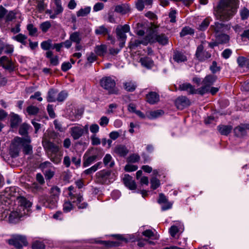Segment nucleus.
<instances>
[{
  "instance_id": "1",
  "label": "nucleus",
  "mask_w": 249,
  "mask_h": 249,
  "mask_svg": "<svg viewBox=\"0 0 249 249\" xmlns=\"http://www.w3.org/2000/svg\"><path fill=\"white\" fill-rule=\"evenodd\" d=\"M236 0H220L214 8L213 14L217 19L222 21H228L236 13Z\"/></svg>"
},
{
  "instance_id": "2",
  "label": "nucleus",
  "mask_w": 249,
  "mask_h": 249,
  "mask_svg": "<svg viewBox=\"0 0 249 249\" xmlns=\"http://www.w3.org/2000/svg\"><path fill=\"white\" fill-rule=\"evenodd\" d=\"M42 143L50 160L55 164L60 163L62 160L63 152L60 150L59 146L51 142L45 137H43Z\"/></svg>"
},
{
  "instance_id": "3",
  "label": "nucleus",
  "mask_w": 249,
  "mask_h": 249,
  "mask_svg": "<svg viewBox=\"0 0 249 249\" xmlns=\"http://www.w3.org/2000/svg\"><path fill=\"white\" fill-rule=\"evenodd\" d=\"M102 88L106 90L109 94L117 95L119 93V89L116 86L115 80L110 76L103 77L100 80Z\"/></svg>"
},
{
  "instance_id": "4",
  "label": "nucleus",
  "mask_w": 249,
  "mask_h": 249,
  "mask_svg": "<svg viewBox=\"0 0 249 249\" xmlns=\"http://www.w3.org/2000/svg\"><path fill=\"white\" fill-rule=\"evenodd\" d=\"M95 178L97 183L108 185L115 180V176L111 170L104 169L96 173Z\"/></svg>"
},
{
  "instance_id": "5",
  "label": "nucleus",
  "mask_w": 249,
  "mask_h": 249,
  "mask_svg": "<svg viewBox=\"0 0 249 249\" xmlns=\"http://www.w3.org/2000/svg\"><path fill=\"white\" fill-rule=\"evenodd\" d=\"M68 195L70 199L73 203H75L79 209L86 208L88 205L86 202H83V198L80 194L75 193V188L71 186L68 188Z\"/></svg>"
},
{
  "instance_id": "6",
  "label": "nucleus",
  "mask_w": 249,
  "mask_h": 249,
  "mask_svg": "<svg viewBox=\"0 0 249 249\" xmlns=\"http://www.w3.org/2000/svg\"><path fill=\"white\" fill-rule=\"evenodd\" d=\"M217 79V76L213 74L207 75L202 80V84L203 86L197 89L196 91L197 93L203 95L208 92L210 87L213 84Z\"/></svg>"
},
{
  "instance_id": "7",
  "label": "nucleus",
  "mask_w": 249,
  "mask_h": 249,
  "mask_svg": "<svg viewBox=\"0 0 249 249\" xmlns=\"http://www.w3.org/2000/svg\"><path fill=\"white\" fill-rule=\"evenodd\" d=\"M8 243L9 245L14 246L17 249H22L23 246L28 245V242L25 236L15 235L9 239Z\"/></svg>"
},
{
  "instance_id": "8",
  "label": "nucleus",
  "mask_w": 249,
  "mask_h": 249,
  "mask_svg": "<svg viewBox=\"0 0 249 249\" xmlns=\"http://www.w3.org/2000/svg\"><path fill=\"white\" fill-rule=\"evenodd\" d=\"M39 168L41 169L47 180H50L55 174V168L50 161L41 163Z\"/></svg>"
},
{
  "instance_id": "9",
  "label": "nucleus",
  "mask_w": 249,
  "mask_h": 249,
  "mask_svg": "<svg viewBox=\"0 0 249 249\" xmlns=\"http://www.w3.org/2000/svg\"><path fill=\"white\" fill-rule=\"evenodd\" d=\"M87 153L85 154L83 157V165L84 167H88L95 162L96 160L101 159L103 154L97 149L93 150V155L88 156Z\"/></svg>"
},
{
  "instance_id": "10",
  "label": "nucleus",
  "mask_w": 249,
  "mask_h": 249,
  "mask_svg": "<svg viewBox=\"0 0 249 249\" xmlns=\"http://www.w3.org/2000/svg\"><path fill=\"white\" fill-rule=\"evenodd\" d=\"M57 199L52 196L48 197L47 196H41L39 198V201L44 206L49 209H54L56 207Z\"/></svg>"
},
{
  "instance_id": "11",
  "label": "nucleus",
  "mask_w": 249,
  "mask_h": 249,
  "mask_svg": "<svg viewBox=\"0 0 249 249\" xmlns=\"http://www.w3.org/2000/svg\"><path fill=\"white\" fill-rule=\"evenodd\" d=\"M228 30V25L219 21H215L212 24L209 28V31L214 36L219 35L223 32H225Z\"/></svg>"
},
{
  "instance_id": "12",
  "label": "nucleus",
  "mask_w": 249,
  "mask_h": 249,
  "mask_svg": "<svg viewBox=\"0 0 249 249\" xmlns=\"http://www.w3.org/2000/svg\"><path fill=\"white\" fill-rule=\"evenodd\" d=\"M22 142L21 138L16 137L14 139L10 147V154L12 157H16L18 156L21 148L20 143Z\"/></svg>"
},
{
  "instance_id": "13",
  "label": "nucleus",
  "mask_w": 249,
  "mask_h": 249,
  "mask_svg": "<svg viewBox=\"0 0 249 249\" xmlns=\"http://www.w3.org/2000/svg\"><path fill=\"white\" fill-rule=\"evenodd\" d=\"M17 201L18 205L19 211H21V210L22 209L23 212H26V214H28L32 205L31 203L23 196H18Z\"/></svg>"
},
{
  "instance_id": "14",
  "label": "nucleus",
  "mask_w": 249,
  "mask_h": 249,
  "mask_svg": "<svg viewBox=\"0 0 249 249\" xmlns=\"http://www.w3.org/2000/svg\"><path fill=\"white\" fill-rule=\"evenodd\" d=\"M129 31L130 27L128 24L117 26L116 29V33L118 39L126 40L127 36L125 34L128 33Z\"/></svg>"
},
{
  "instance_id": "15",
  "label": "nucleus",
  "mask_w": 249,
  "mask_h": 249,
  "mask_svg": "<svg viewBox=\"0 0 249 249\" xmlns=\"http://www.w3.org/2000/svg\"><path fill=\"white\" fill-rule=\"evenodd\" d=\"M203 45L202 44H200L197 47L196 53V57L201 61L209 59L211 56V54L210 53L203 51Z\"/></svg>"
},
{
  "instance_id": "16",
  "label": "nucleus",
  "mask_w": 249,
  "mask_h": 249,
  "mask_svg": "<svg viewBox=\"0 0 249 249\" xmlns=\"http://www.w3.org/2000/svg\"><path fill=\"white\" fill-rule=\"evenodd\" d=\"M175 104L178 109L181 110L190 106V102L186 97L181 96L176 99Z\"/></svg>"
},
{
  "instance_id": "17",
  "label": "nucleus",
  "mask_w": 249,
  "mask_h": 249,
  "mask_svg": "<svg viewBox=\"0 0 249 249\" xmlns=\"http://www.w3.org/2000/svg\"><path fill=\"white\" fill-rule=\"evenodd\" d=\"M54 3L55 7L53 8V15L50 17L51 19H54L56 18L57 16L61 14L63 11V7L62 5L61 0H52Z\"/></svg>"
},
{
  "instance_id": "18",
  "label": "nucleus",
  "mask_w": 249,
  "mask_h": 249,
  "mask_svg": "<svg viewBox=\"0 0 249 249\" xmlns=\"http://www.w3.org/2000/svg\"><path fill=\"white\" fill-rule=\"evenodd\" d=\"M22 142H21V146L23 147V152L25 154L29 155L32 153V146L30 144L31 140L29 137H26L22 138Z\"/></svg>"
},
{
  "instance_id": "19",
  "label": "nucleus",
  "mask_w": 249,
  "mask_h": 249,
  "mask_svg": "<svg viewBox=\"0 0 249 249\" xmlns=\"http://www.w3.org/2000/svg\"><path fill=\"white\" fill-rule=\"evenodd\" d=\"M70 133L74 140H77L83 135L84 129L82 126H75L70 128Z\"/></svg>"
},
{
  "instance_id": "20",
  "label": "nucleus",
  "mask_w": 249,
  "mask_h": 249,
  "mask_svg": "<svg viewBox=\"0 0 249 249\" xmlns=\"http://www.w3.org/2000/svg\"><path fill=\"white\" fill-rule=\"evenodd\" d=\"M123 181L126 187L130 190H133L136 189V184L132 177L128 174L124 175L123 178Z\"/></svg>"
},
{
  "instance_id": "21",
  "label": "nucleus",
  "mask_w": 249,
  "mask_h": 249,
  "mask_svg": "<svg viewBox=\"0 0 249 249\" xmlns=\"http://www.w3.org/2000/svg\"><path fill=\"white\" fill-rule=\"evenodd\" d=\"M152 34L149 35V36H150L151 37H153L152 38V42L154 41V38H155L156 40L160 44L165 45H166L168 42V38L164 34H161V35H157L154 34V31L152 30Z\"/></svg>"
},
{
  "instance_id": "22",
  "label": "nucleus",
  "mask_w": 249,
  "mask_h": 249,
  "mask_svg": "<svg viewBox=\"0 0 249 249\" xmlns=\"http://www.w3.org/2000/svg\"><path fill=\"white\" fill-rule=\"evenodd\" d=\"M172 59L175 62L178 63L186 61L187 60V57L184 53L178 50L174 51Z\"/></svg>"
},
{
  "instance_id": "23",
  "label": "nucleus",
  "mask_w": 249,
  "mask_h": 249,
  "mask_svg": "<svg viewBox=\"0 0 249 249\" xmlns=\"http://www.w3.org/2000/svg\"><path fill=\"white\" fill-rule=\"evenodd\" d=\"M24 214H26V212H22L20 211L19 212L13 211L9 214V221L12 223H16Z\"/></svg>"
},
{
  "instance_id": "24",
  "label": "nucleus",
  "mask_w": 249,
  "mask_h": 249,
  "mask_svg": "<svg viewBox=\"0 0 249 249\" xmlns=\"http://www.w3.org/2000/svg\"><path fill=\"white\" fill-rule=\"evenodd\" d=\"M146 99L148 103L153 105L160 101V95L155 91H151L146 94Z\"/></svg>"
},
{
  "instance_id": "25",
  "label": "nucleus",
  "mask_w": 249,
  "mask_h": 249,
  "mask_svg": "<svg viewBox=\"0 0 249 249\" xmlns=\"http://www.w3.org/2000/svg\"><path fill=\"white\" fill-rule=\"evenodd\" d=\"M9 116L11 126L12 128L17 127L21 122L20 116L13 112L11 113Z\"/></svg>"
},
{
  "instance_id": "26",
  "label": "nucleus",
  "mask_w": 249,
  "mask_h": 249,
  "mask_svg": "<svg viewBox=\"0 0 249 249\" xmlns=\"http://www.w3.org/2000/svg\"><path fill=\"white\" fill-rule=\"evenodd\" d=\"M215 40L219 44H225L229 43L230 39V36L225 34V32L221 33L219 35L214 36Z\"/></svg>"
},
{
  "instance_id": "27",
  "label": "nucleus",
  "mask_w": 249,
  "mask_h": 249,
  "mask_svg": "<svg viewBox=\"0 0 249 249\" xmlns=\"http://www.w3.org/2000/svg\"><path fill=\"white\" fill-rule=\"evenodd\" d=\"M107 46L105 44L96 45L94 48V52L97 56H104L107 53Z\"/></svg>"
},
{
  "instance_id": "28",
  "label": "nucleus",
  "mask_w": 249,
  "mask_h": 249,
  "mask_svg": "<svg viewBox=\"0 0 249 249\" xmlns=\"http://www.w3.org/2000/svg\"><path fill=\"white\" fill-rule=\"evenodd\" d=\"M178 89L180 90H185L190 94L197 93L194 87L190 83H186L179 85Z\"/></svg>"
},
{
  "instance_id": "29",
  "label": "nucleus",
  "mask_w": 249,
  "mask_h": 249,
  "mask_svg": "<svg viewBox=\"0 0 249 249\" xmlns=\"http://www.w3.org/2000/svg\"><path fill=\"white\" fill-rule=\"evenodd\" d=\"M46 57L50 59V63L53 66H57L59 64L58 56H53V53L51 51H48L46 53Z\"/></svg>"
},
{
  "instance_id": "30",
  "label": "nucleus",
  "mask_w": 249,
  "mask_h": 249,
  "mask_svg": "<svg viewBox=\"0 0 249 249\" xmlns=\"http://www.w3.org/2000/svg\"><path fill=\"white\" fill-rule=\"evenodd\" d=\"M137 84L132 81H126L123 83L124 89L128 92H133L137 88Z\"/></svg>"
},
{
  "instance_id": "31",
  "label": "nucleus",
  "mask_w": 249,
  "mask_h": 249,
  "mask_svg": "<svg viewBox=\"0 0 249 249\" xmlns=\"http://www.w3.org/2000/svg\"><path fill=\"white\" fill-rule=\"evenodd\" d=\"M140 62L142 65L148 69L151 68L154 65V62L152 59L147 56L141 58Z\"/></svg>"
},
{
  "instance_id": "32",
  "label": "nucleus",
  "mask_w": 249,
  "mask_h": 249,
  "mask_svg": "<svg viewBox=\"0 0 249 249\" xmlns=\"http://www.w3.org/2000/svg\"><path fill=\"white\" fill-rule=\"evenodd\" d=\"M114 152L120 156L124 157L128 153V150L125 146L119 145L115 147Z\"/></svg>"
},
{
  "instance_id": "33",
  "label": "nucleus",
  "mask_w": 249,
  "mask_h": 249,
  "mask_svg": "<svg viewBox=\"0 0 249 249\" xmlns=\"http://www.w3.org/2000/svg\"><path fill=\"white\" fill-rule=\"evenodd\" d=\"M58 90L53 89H50L48 92L47 100L48 102H54L57 101Z\"/></svg>"
},
{
  "instance_id": "34",
  "label": "nucleus",
  "mask_w": 249,
  "mask_h": 249,
  "mask_svg": "<svg viewBox=\"0 0 249 249\" xmlns=\"http://www.w3.org/2000/svg\"><path fill=\"white\" fill-rule=\"evenodd\" d=\"M153 37H151L150 36L147 35L145 37V38L144 40H139L136 39L134 41L133 43L132 44V47H137L139 45L142 44L145 45H147L148 43L152 42Z\"/></svg>"
},
{
  "instance_id": "35",
  "label": "nucleus",
  "mask_w": 249,
  "mask_h": 249,
  "mask_svg": "<svg viewBox=\"0 0 249 249\" xmlns=\"http://www.w3.org/2000/svg\"><path fill=\"white\" fill-rule=\"evenodd\" d=\"M103 163L107 167L112 168L114 165V161L112 157L109 154H107L103 158Z\"/></svg>"
},
{
  "instance_id": "36",
  "label": "nucleus",
  "mask_w": 249,
  "mask_h": 249,
  "mask_svg": "<svg viewBox=\"0 0 249 249\" xmlns=\"http://www.w3.org/2000/svg\"><path fill=\"white\" fill-rule=\"evenodd\" d=\"M115 11L123 15L125 14L130 11V7L127 4L119 5L115 7Z\"/></svg>"
},
{
  "instance_id": "37",
  "label": "nucleus",
  "mask_w": 249,
  "mask_h": 249,
  "mask_svg": "<svg viewBox=\"0 0 249 249\" xmlns=\"http://www.w3.org/2000/svg\"><path fill=\"white\" fill-rule=\"evenodd\" d=\"M218 130L221 134L228 135L231 133L232 127L231 125H221L217 127Z\"/></svg>"
},
{
  "instance_id": "38",
  "label": "nucleus",
  "mask_w": 249,
  "mask_h": 249,
  "mask_svg": "<svg viewBox=\"0 0 249 249\" xmlns=\"http://www.w3.org/2000/svg\"><path fill=\"white\" fill-rule=\"evenodd\" d=\"M102 164V162H98L89 168L85 170L84 171V173L85 175H90L92 174L93 173L96 171L99 168L101 167Z\"/></svg>"
},
{
  "instance_id": "39",
  "label": "nucleus",
  "mask_w": 249,
  "mask_h": 249,
  "mask_svg": "<svg viewBox=\"0 0 249 249\" xmlns=\"http://www.w3.org/2000/svg\"><path fill=\"white\" fill-rule=\"evenodd\" d=\"M210 20L211 19L209 18H206L198 25L197 29L199 31H205L210 24Z\"/></svg>"
},
{
  "instance_id": "40",
  "label": "nucleus",
  "mask_w": 249,
  "mask_h": 249,
  "mask_svg": "<svg viewBox=\"0 0 249 249\" xmlns=\"http://www.w3.org/2000/svg\"><path fill=\"white\" fill-rule=\"evenodd\" d=\"M70 39L72 42L80 43L81 40L80 33L78 32H75L71 33L70 36Z\"/></svg>"
},
{
  "instance_id": "41",
  "label": "nucleus",
  "mask_w": 249,
  "mask_h": 249,
  "mask_svg": "<svg viewBox=\"0 0 249 249\" xmlns=\"http://www.w3.org/2000/svg\"><path fill=\"white\" fill-rule=\"evenodd\" d=\"M247 129H248V128H246V125L238 126L234 129V132L237 136H242L246 133Z\"/></svg>"
},
{
  "instance_id": "42",
  "label": "nucleus",
  "mask_w": 249,
  "mask_h": 249,
  "mask_svg": "<svg viewBox=\"0 0 249 249\" xmlns=\"http://www.w3.org/2000/svg\"><path fill=\"white\" fill-rule=\"evenodd\" d=\"M90 11V7H86L84 8H81L76 12L77 17H85L88 15Z\"/></svg>"
},
{
  "instance_id": "43",
  "label": "nucleus",
  "mask_w": 249,
  "mask_h": 249,
  "mask_svg": "<svg viewBox=\"0 0 249 249\" xmlns=\"http://www.w3.org/2000/svg\"><path fill=\"white\" fill-rule=\"evenodd\" d=\"M60 188L57 186H53L51 189V196H52L53 198H55V199H58V196L60 194Z\"/></svg>"
},
{
  "instance_id": "44",
  "label": "nucleus",
  "mask_w": 249,
  "mask_h": 249,
  "mask_svg": "<svg viewBox=\"0 0 249 249\" xmlns=\"http://www.w3.org/2000/svg\"><path fill=\"white\" fill-rule=\"evenodd\" d=\"M142 234L147 237L152 238L153 239H158L159 235L155 234L154 233L150 230H147L142 232Z\"/></svg>"
},
{
  "instance_id": "45",
  "label": "nucleus",
  "mask_w": 249,
  "mask_h": 249,
  "mask_svg": "<svg viewBox=\"0 0 249 249\" xmlns=\"http://www.w3.org/2000/svg\"><path fill=\"white\" fill-rule=\"evenodd\" d=\"M95 33L96 35H100L105 36L108 34V29L106 28L104 26H101L98 27L95 31Z\"/></svg>"
},
{
  "instance_id": "46",
  "label": "nucleus",
  "mask_w": 249,
  "mask_h": 249,
  "mask_svg": "<svg viewBox=\"0 0 249 249\" xmlns=\"http://www.w3.org/2000/svg\"><path fill=\"white\" fill-rule=\"evenodd\" d=\"M51 39L44 41L41 42L40 46L43 50L48 51L50 49L52 48V43Z\"/></svg>"
},
{
  "instance_id": "47",
  "label": "nucleus",
  "mask_w": 249,
  "mask_h": 249,
  "mask_svg": "<svg viewBox=\"0 0 249 249\" xmlns=\"http://www.w3.org/2000/svg\"><path fill=\"white\" fill-rule=\"evenodd\" d=\"M27 29L29 32V34L31 36H37L36 33L37 29L33 24H29L27 26Z\"/></svg>"
},
{
  "instance_id": "48",
  "label": "nucleus",
  "mask_w": 249,
  "mask_h": 249,
  "mask_svg": "<svg viewBox=\"0 0 249 249\" xmlns=\"http://www.w3.org/2000/svg\"><path fill=\"white\" fill-rule=\"evenodd\" d=\"M248 59L244 56H239L237 59V62L240 67H247Z\"/></svg>"
},
{
  "instance_id": "49",
  "label": "nucleus",
  "mask_w": 249,
  "mask_h": 249,
  "mask_svg": "<svg viewBox=\"0 0 249 249\" xmlns=\"http://www.w3.org/2000/svg\"><path fill=\"white\" fill-rule=\"evenodd\" d=\"M17 13L15 11H10L5 16V21H11L16 18Z\"/></svg>"
},
{
  "instance_id": "50",
  "label": "nucleus",
  "mask_w": 249,
  "mask_h": 249,
  "mask_svg": "<svg viewBox=\"0 0 249 249\" xmlns=\"http://www.w3.org/2000/svg\"><path fill=\"white\" fill-rule=\"evenodd\" d=\"M51 27V23L49 21L42 22L40 25V28L43 33L47 32Z\"/></svg>"
},
{
  "instance_id": "51",
  "label": "nucleus",
  "mask_w": 249,
  "mask_h": 249,
  "mask_svg": "<svg viewBox=\"0 0 249 249\" xmlns=\"http://www.w3.org/2000/svg\"><path fill=\"white\" fill-rule=\"evenodd\" d=\"M99 243L107 247L118 246L119 245V243L116 241H100Z\"/></svg>"
},
{
  "instance_id": "52",
  "label": "nucleus",
  "mask_w": 249,
  "mask_h": 249,
  "mask_svg": "<svg viewBox=\"0 0 249 249\" xmlns=\"http://www.w3.org/2000/svg\"><path fill=\"white\" fill-rule=\"evenodd\" d=\"M45 245L43 242L39 241H35L32 244V249H45Z\"/></svg>"
},
{
  "instance_id": "53",
  "label": "nucleus",
  "mask_w": 249,
  "mask_h": 249,
  "mask_svg": "<svg viewBox=\"0 0 249 249\" xmlns=\"http://www.w3.org/2000/svg\"><path fill=\"white\" fill-rule=\"evenodd\" d=\"M27 112L29 115H36L39 111V108L34 106H30L26 109Z\"/></svg>"
},
{
  "instance_id": "54",
  "label": "nucleus",
  "mask_w": 249,
  "mask_h": 249,
  "mask_svg": "<svg viewBox=\"0 0 249 249\" xmlns=\"http://www.w3.org/2000/svg\"><path fill=\"white\" fill-rule=\"evenodd\" d=\"M140 160V157L138 154H133L129 156L127 159V161L130 163H135L138 162Z\"/></svg>"
},
{
  "instance_id": "55",
  "label": "nucleus",
  "mask_w": 249,
  "mask_h": 249,
  "mask_svg": "<svg viewBox=\"0 0 249 249\" xmlns=\"http://www.w3.org/2000/svg\"><path fill=\"white\" fill-rule=\"evenodd\" d=\"M194 33L193 30L191 28L188 27H185L182 29L181 32L180 33V35L181 36H184L187 35H191Z\"/></svg>"
},
{
  "instance_id": "56",
  "label": "nucleus",
  "mask_w": 249,
  "mask_h": 249,
  "mask_svg": "<svg viewBox=\"0 0 249 249\" xmlns=\"http://www.w3.org/2000/svg\"><path fill=\"white\" fill-rule=\"evenodd\" d=\"M151 188L153 190L156 189L160 185V181L159 179L157 178L153 177L151 179Z\"/></svg>"
},
{
  "instance_id": "57",
  "label": "nucleus",
  "mask_w": 249,
  "mask_h": 249,
  "mask_svg": "<svg viewBox=\"0 0 249 249\" xmlns=\"http://www.w3.org/2000/svg\"><path fill=\"white\" fill-rule=\"evenodd\" d=\"M210 69L213 73H215L216 72L219 71L221 69L220 67L217 66L216 62L214 61L210 66Z\"/></svg>"
},
{
  "instance_id": "58",
  "label": "nucleus",
  "mask_w": 249,
  "mask_h": 249,
  "mask_svg": "<svg viewBox=\"0 0 249 249\" xmlns=\"http://www.w3.org/2000/svg\"><path fill=\"white\" fill-rule=\"evenodd\" d=\"M68 96V94L64 91H61L58 94L57 93V101L58 102H62L66 99Z\"/></svg>"
},
{
  "instance_id": "59",
  "label": "nucleus",
  "mask_w": 249,
  "mask_h": 249,
  "mask_svg": "<svg viewBox=\"0 0 249 249\" xmlns=\"http://www.w3.org/2000/svg\"><path fill=\"white\" fill-rule=\"evenodd\" d=\"M240 16L242 19L245 20L247 19L249 17V10L246 8H244L240 11Z\"/></svg>"
},
{
  "instance_id": "60",
  "label": "nucleus",
  "mask_w": 249,
  "mask_h": 249,
  "mask_svg": "<svg viewBox=\"0 0 249 249\" xmlns=\"http://www.w3.org/2000/svg\"><path fill=\"white\" fill-rule=\"evenodd\" d=\"M63 211L65 213L69 212L72 209V205L70 202H66L63 206Z\"/></svg>"
},
{
  "instance_id": "61",
  "label": "nucleus",
  "mask_w": 249,
  "mask_h": 249,
  "mask_svg": "<svg viewBox=\"0 0 249 249\" xmlns=\"http://www.w3.org/2000/svg\"><path fill=\"white\" fill-rule=\"evenodd\" d=\"M27 38V36L22 34H19L13 37V39L20 43L22 42L23 40H26Z\"/></svg>"
},
{
  "instance_id": "62",
  "label": "nucleus",
  "mask_w": 249,
  "mask_h": 249,
  "mask_svg": "<svg viewBox=\"0 0 249 249\" xmlns=\"http://www.w3.org/2000/svg\"><path fill=\"white\" fill-rule=\"evenodd\" d=\"M163 113L164 112L162 110H158L156 111H151L150 114L152 118H156L162 115Z\"/></svg>"
},
{
  "instance_id": "63",
  "label": "nucleus",
  "mask_w": 249,
  "mask_h": 249,
  "mask_svg": "<svg viewBox=\"0 0 249 249\" xmlns=\"http://www.w3.org/2000/svg\"><path fill=\"white\" fill-rule=\"evenodd\" d=\"M97 55L96 53L91 52L87 57V60L89 63H92L97 59Z\"/></svg>"
},
{
  "instance_id": "64",
  "label": "nucleus",
  "mask_w": 249,
  "mask_h": 249,
  "mask_svg": "<svg viewBox=\"0 0 249 249\" xmlns=\"http://www.w3.org/2000/svg\"><path fill=\"white\" fill-rule=\"evenodd\" d=\"M138 169V166L130 164H127L125 166L124 170L127 172L135 171Z\"/></svg>"
}]
</instances>
